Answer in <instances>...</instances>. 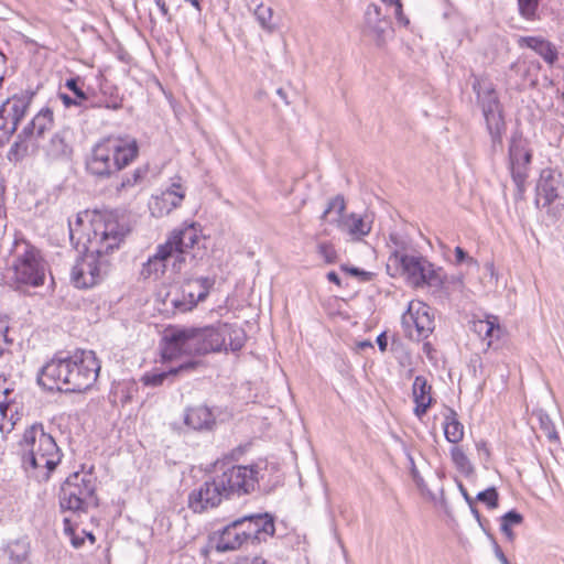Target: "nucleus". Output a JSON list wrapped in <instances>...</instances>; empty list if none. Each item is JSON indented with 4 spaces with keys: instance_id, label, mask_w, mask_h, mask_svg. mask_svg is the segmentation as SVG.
Wrapping results in <instances>:
<instances>
[{
    "instance_id": "60",
    "label": "nucleus",
    "mask_w": 564,
    "mask_h": 564,
    "mask_svg": "<svg viewBox=\"0 0 564 564\" xmlns=\"http://www.w3.org/2000/svg\"><path fill=\"white\" fill-rule=\"evenodd\" d=\"M469 507H470V510H471V512H473L474 517L477 519V521H478V522H480V513H479V511L477 510V508H475V506H474V505H473V506H469Z\"/></svg>"
},
{
    "instance_id": "47",
    "label": "nucleus",
    "mask_w": 564,
    "mask_h": 564,
    "mask_svg": "<svg viewBox=\"0 0 564 564\" xmlns=\"http://www.w3.org/2000/svg\"><path fill=\"white\" fill-rule=\"evenodd\" d=\"M500 521H503L509 527H513L521 524L523 521V517L518 511L510 510L500 518Z\"/></svg>"
},
{
    "instance_id": "24",
    "label": "nucleus",
    "mask_w": 564,
    "mask_h": 564,
    "mask_svg": "<svg viewBox=\"0 0 564 564\" xmlns=\"http://www.w3.org/2000/svg\"><path fill=\"white\" fill-rule=\"evenodd\" d=\"M432 387L423 376H416L413 386L412 394L415 402L414 414L421 419L426 414L429 408L432 405L433 398L431 395Z\"/></svg>"
},
{
    "instance_id": "8",
    "label": "nucleus",
    "mask_w": 564,
    "mask_h": 564,
    "mask_svg": "<svg viewBox=\"0 0 564 564\" xmlns=\"http://www.w3.org/2000/svg\"><path fill=\"white\" fill-rule=\"evenodd\" d=\"M473 90L476 94L477 104L481 108L488 132L491 138L494 151L502 149V134L506 123L502 116V106L494 84L480 76L473 75Z\"/></svg>"
},
{
    "instance_id": "9",
    "label": "nucleus",
    "mask_w": 564,
    "mask_h": 564,
    "mask_svg": "<svg viewBox=\"0 0 564 564\" xmlns=\"http://www.w3.org/2000/svg\"><path fill=\"white\" fill-rule=\"evenodd\" d=\"M96 478L90 471L74 473L63 482L59 490V507L63 511L74 513L87 512L88 508L97 507L95 495Z\"/></svg>"
},
{
    "instance_id": "40",
    "label": "nucleus",
    "mask_w": 564,
    "mask_h": 564,
    "mask_svg": "<svg viewBox=\"0 0 564 564\" xmlns=\"http://www.w3.org/2000/svg\"><path fill=\"white\" fill-rule=\"evenodd\" d=\"M183 303L187 304V299L185 297V294H184V291L182 290V288L175 293L170 292L166 295V299L164 301V304L166 306L170 305L174 310V313H186V312H189L193 310V308H183L184 307Z\"/></svg>"
},
{
    "instance_id": "50",
    "label": "nucleus",
    "mask_w": 564,
    "mask_h": 564,
    "mask_svg": "<svg viewBox=\"0 0 564 564\" xmlns=\"http://www.w3.org/2000/svg\"><path fill=\"white\" fill-rule=\"evenodd\" d=\"M476 449L478 455L485 460L488 462L490 458V451L485 441H479L476 443Z\"/></svg>"
},
{
    "instance_id": "28",
    "label": "nucleus",
    "mask_w": 564,
    "mask_h": 564,
    "mask_svg": "<svg viewBox=\"0 0 564 564\" xmlns=\"http://www.w3.org/2000/svg\"><path fill=\"white\" fill-rule=\"evenodd\" d=\"M219 333L224 338L223 349L227 350V348L229 347L230 350L237 351L240 350L245 345L247 338L246 333L241 327L237 325L219 323Z\"/></svg>"
},
{
    "instance_id": "32",
    "label": "nucleus",
    "mask_w": 564,
    "mask_h": 564,
    "mask_svg": "<svg viewBox=\"0 0 564 564\" xmlns=\"http://www.w3.org/2000/svg\"><path fill=\"white\" fill-rule=\"evenodd\" d=\"M251 3L254 4L253 15L261 29L268 33H273L276 30V24L273 22V9L264 6L263 2H258V0H252Z\"/></svg>"
},
{
    "instance_id": "37",
    "label": "nucleus",
    "mask_w": 564,
    "mask_h": 564,
    "mask_svg": "<svg viewBox=\"0 0 564 564\" xmlns=\"http://www.w3.org/2000/svg\"><path fill=\"white\" fill-rule=\"evenodd\" d=\"M149 172L148 166L137 167L130 175L122 177L120 184L117 185L118 191H126L141 184Z\"/></svg>"
},
{
    "instance_id": "55",
    "label": "nucleus",
    "mask_w": 564,
    "mask_h": 564,
    "mask_svg": "<svg viewBox=\"0 0 564 564\" xmlns=\"http://www.w3.org/2000/svg\"><path fill=\"white\" fill-rule=\"evenodd\" d=\"M458 488H459V491L463 495L464 499L468 503V506H473L474 505V499L470 497V495L468 494L467 489L463 486L462 482L458 484Z\"/></svg>"
},
{
    "instance_id": "27",
    "label": "nucleus",
    "mask_w": 564,
    "mask_h": 564,
    "mask_svg": "<svg viewBox=\"0 0 564 564\" xmlns=\"http://www.w3.org/2000/svg\"><path fill=\"white\" fill-rule=\"evenodd\" d=\"M184 422L196 431L210 430L215 425V415L205 405L193 406L186 410Z\"/></svg>"
},
{
    "instance_id": "14",
    "label": "nucleus",
    "mask_w": 564,
    "mask_h": 564,
    "mask_svg": "<svg viewBox=\"0 0 564 564\" xmlns=\"http://www.w3.org/2000/svg\"><path fill=\"white\" fill-rule=\"evenodd\" d=\"M536 205L551 207L554 214L564 207V183L562 174L552 170L541 172L536 185Z\"/></svg>"
},
{
    "instance_id": "54",
    "label": "nucleus",
    "mask_w": 564,
    "mask_h": 564,
    "mask_svg": "<svg viewBox=\"0 0 564 564\" xmlns=\"http://www.w3.org/2000/svg\"><path fill=\"white\" fill-rule=\"evenodd\" d=\"M495 554L497 558L501 562V564H510L507 556L505 555V553L502 552L498 544H495Z\"/></svg>"
},
{
    "instance_id": "1",
    "label": "nucleus",
    "mask_w": 564,
    "mask_h": 564,
    "mask_svg": "<svg viewBox=\"0 0 564 564\" xmlns=\"http://www.w3.org/2000/svg\"><path fill=\"white\" fill-rule=\"evenodd\" d=\"M88 213L77 214L74 221H68L69 239L78 248L80 245L85 253L72 269V281L78 289H88L104 280L109 270L107 254L119 245L128 234V229L120 225L111 215H96L83 229L84 218Z\"/></svg>"
},
{
    "instance_id": "16",
    "label": "nucleus",
    "mask_w": 564,
    "mask_h": 564,
    "mask_svg": "<svg viewBox=\"0 0 564 564\" xmlns=\"http://www.w3.org/2000/svg\"><path fill=\"white\" fill-rule=\"evenodd\" d=\"M236 522H243L241 525L246 535V543L259 544L273 536L275 528L273 518L268 513L251 514L237 519Z\"/></svg>"
},
{
    "instance_id": "25",
    "label": "nucleus",
    "mask_w": 564,
    "mask_h": 564,
    "mask_svg": "<svg viewBox=\"0 0 564 564\" xmlns=\"http://www.w3.org/2000/svg\"><path fill=\"white\" fill-rule=\"evenodd\" d=\"M366 25L369 33L373 36L378 45L386 40V34L390 31V22L381 18V9L375 4L368 6L366 13Z\"/></svg>"
},
{
    "instance_id": "42",
    "label": "nucleus",
    "mask_w": 564,
    "mask_h": 564,
    "mask_svg": "<svg viewBox=\"0 0 564 564\" xmlns=\"http://www.w3.org/2000/svg\"><path fill=\"white\" fill-rule=\"evenodd\" d=\"M10 558L21 564L28 558L29 545L25 542L17 541L9 546Z\"/></svg>"
},
{
    "instance_id": "6",
    "label": "nucleus",
    "mask_w": 564,
    "mask_h": 564,
    "mask_svg": "<svg viewBox=\"0 0 564 564\" xmlns=\"http://www.w3.org/2000/svg\"><path fill=\"white\" fill-rule=\"evenodd\" d=\"M21 445L26 452L23 456L25 468H32L37 471V478L47 480L62 458L55 440L44 432L42 424H34L25 430Z\"/></svg>"
},
{
    "instance_id": "26",
    "label": "nucleus",
    "mask_w": 564,
    "mask_h": 564,
    "mask_svg": "<svg viewBox=\"0 0 564 564\" xmlns=\"http://www.w3.org/2000/svg\"><path fill=\"white\" fill-rule=\"evenodd\" d=\"M517 43L521 48H531L549 64H553L557 59L555 46L541 36H520Z\"/></svg>"
},
{
    "instance_id": "62",
    "label": "nucleus",
    "mask_w": 564,
    "mask_h": 564,
    "mask_svg": "<svg viewBox=\"0 0 564 564\" xmlns=\"http://www.w3.org/2000/svg\"><path fill=\"white\" fill-rule=\"evenodd\" d=\"M83 534H84L85 539L87 538L90 541L91 544L95 543V536L93 533L83 531Z\"/></svg>"
},
{
    "instance_id": "46",
    "label": "nucleus",
    "mask_w": 564,
    "mask_h": 564,
    "mask_svg": "<svg viewBox=\"0 0 564 564\" xmlns=\"http://www.w3.org/2000/svg\"><path fill=\"white\" fill-rule=\"evenodd\" d=\"M318 254L325 260L326 263H334L337 259V252L332 245L328 243H319L318 245Z\"/></svg>"
},
{
    "instance_id": "41",
    "label": "nucleus",
    "mask_w": 564,
    "mask_h": 564,
    "mask_svg": "<svg viewBox=\"0 0 564 564\" xmlns=\"http://www.w3.org/2000/svg\"><path fill=\"white\" fill-rule=\"evenodd\" d=\"M538 419L540 423V429L545 435V437L551 442L558 441V434L555 430V425L549 414L543 411L538 412Z\"/></svg>"
},
{
    "instance_id": "43",
    "label": "nucleus",
    "mask_w": 564,
    "mask_h": 564,
    "mask_svg": "<svg viewBox=\"0 0 564 564\" xmlns=\"http://www.w3.org/2000/svg\"><path fill=\"white\" fill-rule=\"evenodd\" d=\"M443 275L446 279V284L444 288L434 289L435 291H440L446 296H449L455 291H462L464 286L463 278L460 275H452L446 276L444 273Z\"/></svg>"
},
{
    "instance_id": "23",
    "label": "nucleus",
    "mask_w": 564,
    "mask_h": 564,
    "mask_svg": "<svg viewBox=\"0 0 564 564\" xmlns=\"http://www.w3.org/2000/svg\"><path fill=\"white\" fill-rule=\"evenodd\" d=\"M70 139L69 129L64 128L56 131L45 145L46 155L52 160L68 159L73 153Z\"/></svg>"
},
{
    "instance_id": "45",
    "label": "nucleus",
    "mask_w": 564,
    "mask_h": 564,
    "mask_svg": "<svg viewBox=\"0 0 564 564\" xmlns=\"http://www.w3.org/2000/svg\"><path fill=\"white\" fill-rule=\"evenodd\" d=\"M64 531L70 538L72 545L75 549H79L84 545L85 536H79L75 533V530L70 524L69 518H64Z\"/></svg>"
},
{
    "instance_id": "49",
    "label": "nucleus",
    "mask_w": 564,
    "mask_h": 564,
    "mask_svg": "<svg viewBox=\"0 0 564 564\" xmlns=\"http://www.w3.org/2000/svg\"><path fill=\"white\" fill-rule=\"evenodd\" d=\"M455 257H456V264H460L463 262L467 263H474V259L465 252V250L460 247L455 248Z\"/></svg>"
},
{
    "instance_id": "2",
    "label": "nucleus",
    "mask_w": 564,
    "mask_h": 564,
    "mask_svg": "<svg viewBox=\"0 0 564 564\" xmlns=\"http://www.w3.org/2000/svg\"><path fill=\"white\" fill-rule=\"evenodd\" d=\"M100 362L93 350L77 349L73 354L56 355L39 375V383L50 390L84 392L96 382Z\"/></svg>"
},
{
    "instance_id": "22",
    "label": "nucleus",
    "mask_w": 564,
    "mask_h": 564,
    "mask_svg": "<svg viewBox=\"0 0 564 564\" xmlns=\"http://www.w3.org/2000/svg\"><path fill=\"white\" fill-rule=\"evenodd\" d=\"M372 217L368 214H349L344 219H339L337 227L349 235L352 239L360 240L371 231Z\"/></svg>"
},
{
    "instance_id": "58",
    "label": "nucleus",
    "mask_w": 564,
    "mask_h": 564,
    "mask_svg": "<svg viewBox=\"0 0 564 564\" xmlns=\"http://www.w3.org/2000/svg\"><path fill=\"white\" fill-rule=\"evenodd\" d=\"M154 2L158 6V8L160 9L162 15L169 17V9L165 3V0H154Z\"/></svg>"
},
{
    "instance_id": "15",
    "label": "nucleus",
    "mask_w": 564,
    "mask_h": 564,
    "mask_svg": "<svg viewBox=\"0 0 564 564\" xmlns=\"http://www.w3.org/2000/svg\"><path fill=\"white\" fill-rule=\"evenodd\" d=\"M217 476L207 479L188 496V508L194 512H203L209 508H216L224 499H228L226 490L219 485Z\"/></svg>"
},
{
    "instance_id": "3",
    "label": "nucleus",
    "mask_w": 564,
    "mask_h": 564,
    "mask_svg": "<svg viewBox=\"0 0 564 564\" xmlns=\"http://www.w3.org/2000/svg\"><path fill=\"white\" fill-rule=\"evenodd\" d=\"M47 270L41 251L23 237H15L6 275L8 284L15 291L28 292L44 284Z\"/></svg>"
},
{
    "instance_id": "51",
    "label": "nucleus",
    "mask_w": 564,
    "mask_h": 564,
    "mask_svg": "<svg viewBox=\"0 0 564 564\" xmlns=\"http://www.w3.org/2000/svg\"><path fill=\"white\" fill-rule=\"evenodd\" d=\"M7 219V208H6V198L3 191L0 189V225L6 227Z\"/></svg>"
},
{
    "instance_id": "44",
    "label": "nucleus",
    "mask_w": 564,
    "mask_h": 564,
    "mask_svg": "<svg viewBox=\"0 0 564 564\" xmlns=\"http://www.w3.org/2000/svg\"><path fill=\"white\" fill-rule=\"evenodd\" d=\"M476 499L486 503L489 509H496L498 507L499 495L495 487H490L484 491H480Z\"/></svg>"
},
{
    "instance_id": "63",
    "label": "nucleus",
    "mask_w": 564,
    "mask_h": 564,
    "mask_svg": "<svg viewBox=\"0 0 564 564\" xmlns=\"http://www.w3.org/2000/svg\"><path fill=\"white\" fill-rule=\"evenodd\" d=\"M106 107L109 109L117 110V109L121 108V105L116 102L113 105H106Z\"/></svg>"
},
{
    "instance_id": "10",
    "label": "nucleus",
    "mask_w": 564,
    "mask_h": 564,
    "mask_svg": "<svg viewBox=\"0 0 564 564\" xmlns=\"http://www.w3.org/2000/svg\"><path fill=\"white\" fill-rule=\"evenodd\" d=\"M53 126V110L50 107L41 108L17 134L15 141L7 153L8 160L13 163L21 162L29 154L30 142L43 139Z\"/></svg>"
},
{
    "instance_id": "17",
    "label": "nucleus",
    "mask_w": 564,
    "mask_h": 564,
    "mask_svg": "<svg viewBox=\"0 0 564 564\" xmlns=\"http://www.w3.org/2000/svg\"><path fill=\"white\" fill-rule=\"evenodd\" d=\"M197 242V235L194 227H187L180 230H174L164 246L171 247V253L174 256L173 269L181 271L185 262V253L192 249Z\"/></svg>"
},
{
    "instance_id": "13",
    "label": "nucleus",
    "mask_w": 564,
    "mask_h": 564,
    "mask_svg": "<svg viewBox=\"0 0 564 564\" xmlns=\"http://www.w3.org/2000/svg\"><path fill=\"white\" fill-rule=\"evenodd\" d=\"M220 486L226 490L228 499L231 497H241L256 490L258 486V467L251 466H231L218 475Z\"/></svg>"
},
{
    "instance_id": "5",
    "label": "nucleus",
    "mask_w": 564,
    "mask_h": 564,
    "mask_svg": "<svg viewBox=\"0 0 564 564\" xmlns=\"http://www.w3.org/2000/svg\"><path fill=\"white\" fill-rule=\"evenodd\" d=\"M166 346L163 357L172 358L176 354L206 355L224 348V338L219 333V323L205 327H183L171 330L164 336Z\"/></svg>"
},
{
    "instance_id": "34",
    "label": "nucleus",
    "mask_w": 564,
    "mask_h": 564,
    "mask_svg": "<svg viewBox=\"0 0 564 564\" xmlns=\"http://www.w3.org/2000/svg\"><path fill=\"white\" fill-rule=\"evenodd\" d=\"M346 210V202L343 195H336L333 197L327 205V208L324 210L322 215V219L329 220L336 226L339 224V219H344L347 215Z\"/></svg>"
},
{
    "instance_id": "64",
    "label": "nucleus",
    "mask_w": 564,
    "mask_h": 564,
    "mask_svg": "<svg viewBox=\"0 0 564 564\" xmlns=\"http://www.w3.org/2000/svg\"><path fill=\"white\" fill-rule=\"evenodd\" d=\"M276 94L282 98V99H285L286 98V95L284 93V90L282 88H279L276 90Z\"/></svg>"
},
{
    "instance_id": "35",
    "label": "nucleus",
    "mask_w": 564,
    "mask_h": 564,
    "mask_svg": "<svg viewBox=\"0 0 564 564\" xmlns=\"http://www.w3.org/2000/svg\"><path fill=\"white\" fill-rule=\"evenodd\" d=\"M531 153L528 151L520 139L512 138L509 145V164L530 163Z\"/></svg>"
},
{
    "instance_id": "61",
    "label": "nucleus",
    "mask_w": 564,
    "mask_h": 564,
    "mask_svg": "<svg viewBox=\"0 0 564 564\" xmlns=\"http://www.w3.org/2000/svg\"><path fill=\"white\" fill-rule=\"evenodd\" d=\"M358 347H359L360 349H365V348L372 347V344H371L370 341H368V340H364V341H360V343L358 344Z\"/></svg>"
},
{
    "instance_id": "20",
    "label": "nucleus",
    "mask_w": 564,
    "mask_h": 564,
    "mask_svg": "<svg viewBox=\"0 0 564 564\" xmlns=\"http://www.w3.org/2000/svg\"><path fill=\"white\" fill-rule=\"evenodd\" d=\"M214 284L215 279L209 276L186 280L181 286L187 299V304L183 303V308H194L199 302L205 301Z\"/></svg>"
},
{
    "instance_id": "30",
    "label": "nucleus",
    "mask_w": 564,
    "mask_h": 564,
    "mask_svg": "<svg viewBox=\"0 0 564 564\" xmlns=\"http://www.w3.org/2000/svg\"><path fill=\"white\" fill-rule=\"evenodd\" d=\"M444 436L446 441L457 444L464 437V425L458 421L455 410L448 408L444 421Z\"/></svg>"
},
{
    "instance_id": "52",
    "label": "nucleus",
    "mask_w": 564,
    "mask_h": 564,
    "mask_svg": "<svg viewBox=\"0 0 564 564\" xmlns=\"http://www.w3.org/2000/svg\"><path fill=\"white\" fill-rule=\"evenodd\" d=\"M2 393L4 394V400H0V414L4 417L7 415V410L9 409L7 397L10 393V390L6 388Z\"/></svg>"
},
{
    "instance_id": "12",
    "label": "nucleus",
    "mask_w": 564,
    "mask_h": 564,
    "mask_svg": "<svg viewBox=\"0 0 564 564\" xmlns=\"http://www.w3.org/2000/svg\"><path fill=\"white\" fill-rule=\"evenodd\" d=\"M405 335L413 340L426 339L434 330L431 307L421 301H411L401 318Z\"/></svg>"
},
{
    "instance_id": "53",
    "label": "nucleus",
    "mask_w": 564,
    "mask_h": 564,
    "mask_svg": "<svg viewBox=\"0 0 564 564\" xmlns=\"http://www.w3.org/2000/svg\"><path fill=\"white\" fill-rule=\"evenodd\" d=\"M500 530L510 541L513 540L514 534H513V532L511 530V527H509L503 521H500Z\"/></svg>"
},
{
    "instance_id": "11",
    "label": "nucleus",
    "mask_w": 564,
    "mask_h": 564,
    "mask_svg": "<svg viewBox=\"0 0 564 564\" xmlns=\"http://www.w3.org/2000/svg\"><path fill=\"white\" fill-rule=\"evenodd\" d=\"M35 95V90L25 89L7 98L0 105V148L17 132L20 122L29 112Z\"/></svg>"
},
{
    "instance_id": "21",
    "label": "nucleus",
    "mask_w": 564,
    "mask_h": 564,
    "mask_svg": "<svg viewBox=\"0 0 564 564\" xmlns=\"http://www.w3.org/2000/svg\"><path fill=\"white\" fill-rule=\"evenodd\" d=\"M174 262V256L171 253V247L159 245L156 252L143 263L141 275L144 279H160L166 271L167 263Z\"/></svg>"
},
{
    "instance_id": "48",
    "label": "nucleus",
    "mask_w": 564,
    "mask_h": 564,
    "mask_svg": "<svg viewBox=\"0 0 564 564\" xmlns=\"http://www.w3.org/2000/svg\"><path fill=\"white\" fill-rule=\"evenodd\" d=\"M8 329V326L0 322V357L4 354L6 346L10 344L7 336Z\"/></svg>"
},
{
    "instance_id": "39",
    "label": "nucleus",
    "mask_w": 564,
    "mask_h": 564,
    "mask_svg": "<svg viewBox=\"0 0 564 564\" xmlns=\"http://www.w3.org/2000/svg\"><path fill=\"white\" fill-rule=\"evenodd\" d=\"M495 319H497V318L495 317ZM473 328L484 339L492 338L495 336V333L500 332V327L496 323V321H490V319L477 321L474 323Z\"/></svg>"
},
{
    "instance_id": "36",
    "label": "nucleus",
    "mask_w": 564,
    "mask_h": 564,
    "mask_svg": "<svg viewBox=\"0 0 564 564\" xmlns=\"http://www.w3.org/2000/svg\"><path fill=\"white\" fill-rule=\"evenodd\" d=\"M451 458H452V462L455 465L456 469L460 474H463L467 477L474 474V467L462 447H459V446L452 447Z\"/></svg>"
},
{
    "instance_id": "59",
    "label": "nucleus",
    "mask_w": 564,
    "mask_h": 564,
    "mask_svg": "<svg viewBox=\"0 0 564 564\" xmlns=\"http://www.w3.org/2000/svg\"><path fill=\"white\" fill-rule=\"evenodd\" d=\"M327 279L329 282H333L335 284H337L338 286L340 285V279L338 276V274L335 272V271H330L327 273Z\"/></svg>"
},
{
    "instance_id": "38",
    "label": "nucleus",
    "mask_w": 564,
    "mask_h": 564,
    "mask_svg": "<svg viewBox=\"0 0 564 564\" xmlns=\"http://www.w3.org/2000/svg\"><path fill=\"white\" fill-rule=\"evenodd\" d=\"M519 14L527 21H535L540 0H517Z\"/></svg>"
},
{
    "instance_id": "56",
    "label": "nucleus",
    "mask_w": 564,
    "mask_h": 564,
    "mask_svg": "<svg viewBox=\"0 0 564 564\" xmlns=\"http://www.w3.org/2000/svg\"><path fill=\"white\" fill-rule=\"evenodd\" d=\"M377 344L379 346V349L381 351H386L387 350V346H388V339L386 337V334L382 333L380 334L378 337H377Z\"/></svg>"
},
{
    "instance_id": "57",
    "label": "nucleus",
    "mask_w": 564,
    "mask_h": 564,
    "mask_svg": "<svg viewBox=\"0 0 564 564\" xmlns=\"http://www.w3.org/2000/svg\"><path fill=\"white\" fill-rule=\"evenodd\" d=\"M341 269H343V270H345V271H347V272H349V273H350L351 275H354V276H359V275H364V276H366V275H368V274H369V273H367V272H365V271H362V270H360V269H358V268H347V267H343Z\"/></svg>"
},
{
    "instance_id": "19",
    "label": "nucleus",
    "mask_w": 564,
    "mask_h": 564,
    "mask_svg": "<svg viewBox=\"0 0 564 564\" xmlns=\"http://www.w3.org/2000/svg\"><path fill=\"white\" fill-rule=\"evenodd\" d=\"M242 523L235 520L212 538L217 552L234 551L246 543L247 534L241 529Z\"/></svg>"
},
{
    "instance_id": "18",
    "label": "nucleus",
    "mask_w": 564,
    "mask_h": 564,
    "mask_svg": "<svg viewBox=\"0 0 564 564\" xmlns=\"http://www.w3.org/2000/svg\"><path fill=\"white\" fill-rule=\"evenodd\" d=\"M185 197V191L178 183H173L160 195L152 196L149 202V209L154 217L169 215L173 209L181 206Z\"/></svg>"
},
{
    "instance_id": "4",
    "label": "nucleus",
    "mask_w": 564,
    "mask_h": 564,
    "mask_svg": "<svg viewBox=\"0 0 564 564\" xmlns=\"http://www.w3.org/2000/svg\"><path fill=\"white\" fill-rule=\"evenodd\" d=\"M139 154L135 139L106 138L94 145L86 160L89 174L107 178L129 165Z\"/></svg>"
},
{
    "instance_id": "33",
    "label": "nucleus",
    "mask_w": 564,
    "mask_h": 564,
    "mask_svg": "<svg viewBox=\"0 0 564 564\" xmlns=\"http://www.w3.org/2000/svg\"><path fill=\"white\" fill-rule=\"evenodd\" d=\"M530 163H519L510 164V172L512 181L516 185L514 199L521 200L523 199L524 192L527 189V178H528V166Z\"/></svg>"
},
{
    "instance_id": "31",
    "label": "nucleus",
    "mask_w": 564,
    "mask_h": 564,
    "mask_svg": "<svg viewBox=\"0 0 564 564\" xmlns=\"http://www.w3.org/2000/svg\"><path fill=\"white\" fill-rule=\"evenodd\" d=\"M198 361H187L177 367L171 368L167 371L156 372V373H148L143 377V382L147 386H161L165 379L170 376H176L181 372L191 371L198 366Z\"/></svg>"
},
{
    "instance_id": "7",
    "label": "nucleus",
    "mask_w": 564,
    "mask_h": 564,
    "mask_svg": "<svg viewBox=\"0 0 564 564\" xmlns=\"http://www.w3.org/2000/svg\"><path fill=\"white\" fill-rule=\"evenodd\" d=\"M387 272L391 276H405L415 288L427 285L432 289L444 288L446 279L442 268H435L430 261L420 256L394 251L387 262Z\"/></svg>"
},
{
    "instance_id": "29",
    "label": "nucleus",
    "mask_w": 564,
    "mask_h": 564,
    "mask_svg": "<svg viewBox=\"0 0 564 564\" xmlns=\"http://www.w3.org/2000/svg\"><path fill=\"white\" fill-rule=\"evenodd\" d=\"M84 82L80 77H72L66 79L65 87L70 91H74V98L65 93H59L58 97L66 108L70 106H82L85 100L88 99L87 94L83 89Z\"/></svg>"
}]
</instances>
